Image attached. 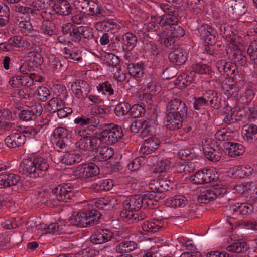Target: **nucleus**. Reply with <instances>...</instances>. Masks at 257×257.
I'll return each mask as SVG.
<instances>
[{"mask_svg":"<svg viewBox=\"0 0 257 257\" xmlns=\"http://www.w3.org/2000/svg\"><path fill=\"white\" fill-rule=\"evenodd\" d=\"M100 145V140L97 136L81 137L76 143V147L84 151H92Z\"/></svg>","mask_w":257,"mask_h":257,"instance_id":"obj_9","label":"nucleus"},{"mask_svg":"<svg viewBox=\"0 0 257 257\" xmlns=\"http://www.w3.org/2000/svg\"><path fill=\"white\" fill-rule=\"evenodd\" d=\"M185 119L169 112H166L164 118L165 126L167 128L170 130H178L181 127L182 122Z\"/></svg>","mask_w":257,"mask_h":257,"instance_id":"obj_21","label":"nucleus"},{"mask_svg":"<svg viewBox=\"0 0 257 257\" xmlns=\"http://www.w3.org/2000/svg\"><path fill=\"white\" fill-rule=\"evenodd\" d=\"M9 9L7 5L0 4V26H5L9 20Z\"/></svg>","mask_w":257,"mask_h":257,"instance_id":"obj_54","label":"nucleus"},{"mask_svg":"<svg viewBox=\"0 0 257 257\" xmlns=\"http://www.w3.org/2000/svg\"><path fill=\"white\" fill-rule=\"evenodd\" d=\"M239 114L240 116L242 115V114L241 113V111L236 112V111H231L230 112H228L226 114L224 119V121L225 122V123L228 124L240 121L241 119L239 118V116L238 115Z\"/></svg>","mask_w":257,"mask_h":257,"instance_id":"obj_63","label":"nucleus"},{"mask_svg":"<svg viewBox=\"0 0 257 257\" xmlns=\"http://www.w3.org/2000/svg\"><path fill=\"white\" fill-rule=\"evenodd\" d=\"M137 246V243L134 241H125L118 244L115 250L118 253L123 254L134 251Z\"/></svg>","mask_w":257,"mask_h":257,"instance_id":"obj_39","label":"nucleus"},{"mask_svg":"<svg viewBox=\"0 0 257 257\" xmlns=\"http://www.w3.org/2000/svg\"><path fill=\"white\" fill-rule=\"evenodd\" d=\"M246 3L243 0H235L231 5L232 14L238 19L247 12Z\"/></svg>","mask_w":257,"mask_h":257,"instance_id":"obj_33","label":"nucleus"},{"mask_svg":"<svg viewBox=\"0 0 257 257\" xmlns=\"http://www.w3.org/2000/svg\"><path fill=\"white\" fill-rule=\"evenodd\" d=\"M248 249L247 244L244 242H237L227 247V251L235 253H243Z\"/></svg>","mask_w":257,"mask_h":257,"instance_id":"obj_48","label":"nucleus"},{"mask_svg":"<svg viewBox=\"0 0 257 257\" xmlns=\"http://www.w3.org/2000/svg\"><path fill=\"white\" fill-rule=\"evenodd\" d=\"M39 14L45 21H51V20H54L55 18V11L54 6L51 7L50 5L48 4L45 7L44 9L40 11V13Z\"/></svg>","mask_w":257,"mask_h":257,"instance_id":"obj_49","label":"nucleus"},{"mask_svg":"<svg viewBox=\"0 0 257 257\" xmlns=\"http://www.w3.org/2000/svg\"><path fill=\"white\" fill-rule=\"evenodd\" d=\"M43 108L40 104L26 110H23L18 113V118L22 121H35L38 115H40Z\"/></svg>","mask_w":257,"mask_h":257,"instance_id":"obj_11","label":"nucleus"},{"mask_svg":"<svg viewBox=\"0 0 257 257\" xmlns=\"http://www.w3.org/2000/svg\"><path fill=\"white\" fill-rule=\"evenodd\" d=\"M73 188L67 184H60L52 190V193L59 201L70 202L74 197Z\"/></svg>","mask_w":257,"mask_h":257,"instance_id":"obj_7","label":"nucleus"},{"mask_svg":"<svg viewBox=\"0 0 257 257\" xmlns=\"http://www.w3.org/2000/svg\"><path fill=\"white\" fill-rule=\"evenodd\" d=\"M149 128V126L147 121L143 119L136 120L130 126V131L134 134L140 133L143 135L150 132Z\"/></svg>","mask_w":257,"mask_h":257,"instance_id":"obj_30","label":"nucleus"},{"mask_svg":"<svg viewBox=\"0 0 257 257\" xmlns=\"http://www.w3.org/2000/svg\"><path fill=\"white\" fill-rule=\"evenodd\" d=\"M175 50L170 53L168 59L170 62L177 65L184 64L187 59V54L182 48L174 49Z\"/></svg>","mask_w":257,"mask_h":257,"instance_id":"obj_19","label":"nucleus"},{"mask_svg":"<svg viewBox=\"0 0 257 257\" xmlns=\"http://www.w3.org/2000/svg\"><path fill=\"white\" fill-rule=\"evenodd\" d=\"M225 192V190L220 185H214L212 188L205 189L201 191L198 196L197 201L200 203L207 204L217 198L222 197Z\"/></svg>","mask_w":257,"mask_h":257,"instance_id":"obj_3","label":"nucleus"},{"mask_svg":"<svg viewBox=\"0 0 257 257\" xmlns=\"http://www.w3.org/2000/svg\"><path fill=\"white\" fill-rule=\"evenodd\" d=\"M229 60L236 66H245L247 65V58L240 50H236L232 54L229 55Z\"/></svg>","mask_w":257,"mask_h":257,"instance_id":"obj_29","label":"nucleus"},{"mask_svg":"<svg viewBox=\"0 0 257 257\" xmlns=\"http://www.w3.org/2000/svg\"><path fill=\"white\" fill-rule=\"evenodd\" d=\"M247 53L251 60L257 65V41L252 42L247 49Z\"/></svg>","mask_w":257,"mask_h":257,"instance_id":"obj_64","label":"nucleus"},{"mask_svg":"<svg viewBox=\"0 0 257 257\" xmlns=\"http://www.w3.org/2000/svg\"><path fill=\"white\" fill-rule=\"evenodd\" d=\"M96 159L102 161H107L114 155L113 149L108 146L99 145L97 147Z\"/></svg>","mask_w":257,"mask_h":257,"instance_id":"obj_25","label":"nucleus"},{"mask_svg":"<svg viewBox=\"0 0 257 257\" xmlns=\"http://www.w3.org/2000/svg\"><path fill=\"white\" fill-rule=\"evenodd\" d=\"M145 159L143 156L136 158L128 164V169L132 171L138 170L145 163Z\"/></svg>","mask_w":257,"mask_h":257,"instance_id":"obj_60","label":"nucleus"},{"mask_svg":"<svg viewBox=\"0 0 257 257\" xmlns=\"http://www.w3.org/2000/svg\"><path fill=\"white\" fill-rule=\"evenodd\" d=\"M76 174L79 177L89 178L94 177L99 173V167L93 163L83 164L78 167Z\"/></svg>","mask_w":257,"mask_h":257,"instance_id":"obj_12","label":"nucleus"},{"mask_svg":"<svg viewBox=\"0 0 257 257\" xmlns=\"http://www.w3.org/2000/svg\"><path fill=\"white\" fill-rule=\"evenodd\" d=\"M205 96L207 98V105H210L214 109H218L221 106L222 94L213 90H208L205 92Z\"/></svg>","mask_w":257,"mask_h":257,"instance_id":"obj_24","label":"nucleus"},{"mask_svg":"<svg viewBox=\"0 0 257 257\" xmlns=\"http://www.w3.org/2000/svg\"><path fill=\"white\" fill-rule=\"evenodd\" d=\"M73 223L75 226L80 227L90 226L89 223H88V217L87 212L78 213L74 219Z\"/></svg>","mask_w":257,"mask_h":257,"instance_id":"obj_46","label":"nucleus"},{"mask_svg":"<svg viewBox=\"0 0 257 257\" xmlns=\"http://www.w3.org/2000/svg\"><path fill=\"white\" fill-rule=\"evenodd\" d=\"M113 186V181L109 179H101L94 183L90 189L95 192L101 191H108L112 189Z\"/></svg>","mask_w":257,"mask_h":257,"instance_id":"obj_34","label":"nucleus"},{"mask_svg":"<svg viewBox=\"0 0 257 257\" xmlns=\"http://www.w3.org/2000/svg\"><path fill=\"white\" fill-rule=\"evenodd\" d=\"M88 217V223L90 226H94L98 223L101 216V213L98 210L92 209L87 212Z\"/></svg>","mask_w":257,"mask_h":257,"instance_id":"obj_56","label":"nucleus"},{"mask_svg":"<svg viewBox=\"0 0 257 257\" xmlns=\"http://www.w3.org/2000/svg\"><path fill=\"white\" fill-rule=\"evenodd\" d=\"M47 106L50 112H56L62 106V100L59 97H53L48 101Z\"/></svg>","mask_w":257,"mask_h":257,"instance_id":"obj_59","label":"nucleus"},{"mask_svg":"<svg viewBox=\"0 0 257 257\" xmlns=\"http://www.w3.org/2000/svg\"><path fill=\"white\" fill-rule=\"evenodd\" d=\"M49 65L53 71L57 72H61L66 69L64 64L58 58L53 56L49 58Z\"/></svg>","mask_w":257,"mask_h":257,"instance_id":"obj_47","label":"nucleus"},{"mask_svg":"<svg viewBox=\"0 0 257 257\" xmlns=\"http://www.w3.org/2000/svg\"><path fill=\"white\" fill-rule=\"evenodd\" d=\"M166 16H152L151 21L144 24V28L148 32H156L159 37L162 33L165 31V27L166 26Z\"/></svg>","mask_w":257,"mask_h":257,"instance_id":"obj_6","label":"nucleus"},{"mask_svg":"<svg viewBox=\"0 0 257 257\" xmlns=\"http://www.w3.org/2000/svg\"><path fill=\"white\" fill-rule=\"evenodd\" d=\"M203 151L206 158L214 162L219 161L222 154L220 145L211 139L203 143Z\"/></svg>","mask_w":257,"mask_h":257,"instance_id":"obj_2","label":"nucleus"},{"mask_svg":"<svg viewBox=\"0 0 257 257\" xmlns=\"http://www.w3.org/2000/svg\"><path fill=\"white\" fill-rule=\"evenodd\" d=\"M164 225V221L161 219H156L152 221H145L142 224V228L144 231L155 233L162 228Z\"/></svg>","mask_w":257,"mask_h":257,"instance_id":"obj_27","label":"nucleus"},{"mask_svg":"<svg viewBox=\"0 0 257 257\" xmlns=\"http://www.w3.org/2000/svg\"><path fill=\"white\" fill-rule=\"evenodd\" d=\"M68 133L67 130L64 127H58L56 128L53 132V142L57 148L62 149H67L68 145Z\"/></svg>","mask_w":257,"mask_h":257,"instance_id":"obj_10","label":"nucleus"},{"mask_svg":"<svg viewBox=\"0 0 257 257\" xmlns=\"http://www.w3.org/2000/svg\"><path fill=\"white\" fill-rule=\"evenodd\" d=\"M71 87L75 96L80 100L85 99L90 91L89 84L81 79L76 80L72 83Z\"/></svg>","mask_w":257,"mask_h":257,"instance_id":"obj_8","label":"nucleus"},{"mask_svg":"<svg viewBox=\"0 0 257 257\" xmlns=\"http://www.w3.org/2000/svg\"><path fill=\"white\" fill-rule=\"evenodd\" d=\"M164 225V221L161 219H156L152 221H145L142 224V228L144 231L155 233L162 228Z\"/></svg>","mask_w":257,"mask_h":257,"instance_id":"obj_28","label":"nucleus"},{"mask_svg":"<svg viewBox=\"0 0 257 257\" xmlns=\"http://www.w3.org/2000/svg\"><path fill=\"white\" fill-rule=\"evenodd\" d=\"M82 160L80 154L76 153L74 151L66 152L62 158V161L69 165L76 163H78Z\"/></svg>","mask_w":257,"mask_h":257,"instance_id":"obj_40","label":"nucleus"},{"mask_svg":"<svg viewBox=\"0 0 257 257\" xmlns=\"http://www.w3.org/2000/svg\"><path fill=\"white\" fill-rule=\"evenodd\" d=\"M179 20L175 15H166V22L167 25L165 27L164 30L168 31L167 33L175 38H179L184 36L185 31L183 28L178 24Z\"/></svg>","mask_w":257,"mask_h":257,"instance_id":"obj_5","label":"nucleus"},{"mask_svg":"<svg viewBox=\"0 0 257 257\" xmlns=\"http://www.w3.org/2000/svg\"><path fill=\"white\" fill-rule=\"evenodd\" d=\"M108 125H111V126L109 127L110 135L114 139L115 142H117L123 136L121 127L114 124H108Z\"/></svg>","mask_w":257,"mask_h":257,"instance_id":"obj_61","label":"nucleus"},{"mask_svg":"<svg viewBox=\"0 0 257 257\" xmlns=\"http://www.w3.org/2000/svg\"><path fill=\"white\" fill-rule=\"evenodd\" d=\"M74 122L76 124H80L81 125H90L96 126L99 124V121L98 118L92 115H82L80 117L75 119Z\"/></svg>","mask_w":257,"mask_h":257,"instance_id":"obj_44","label":"nucleus"},{"mask_svg":"<svg viewBox=\"0 0 257 257\" xmlns=\"http://www.w3.org/2000/svg\"><path fill=\"white\" fill-rule=\"evenodd\" d=\"M120 218L125 222L133 223L137 222V218H139V214L137 211L130 208H125L123 206L122 210L120 213Z\"/></svg>","mask_w":257,"mask_h":257,"instance_id":"obj_36","label":"nucleus"},{"mask_svg":"<svg viewBox=\"0 0 257 257\" xmlns=\"http://www.w3.org/2000/svg\"><path fill=\"white\" fill-rule=\"evenodd\" d=\"M216 67L221 75L234 77L237 73L236 66L232 62H226L225 60L217 61L216 63Z\"/></svg>","mask_w":257,"mask_h":257,"instance_id":"obj_13","label":"nucleus"},{"mask_svg":"<svg viewBox=\"0 0 257 257\" xmlns=\"http://www.w3.org/2000/svg\"><path fill=\"white\" fill-rule=\"evenodd\" d=\"M222 89L224 91L225 94L228 97H235L239 90L238 87L234 84H228L226 83L222 85Z\"/></svg>","mask_w":257,"mask_h":257,"instance_id":"obj_58","label":"nucleus"},{"mask_svg":"<svg viewBox=\"0 0 257 257\" xmlns=\"http://www.w3.org/2000/svg\"><path fill=\"white\" fill-rule=\"evenodd\" d=\"M158 40L161 41V43L169 49H174L177 46L176 38L171 36L169 34L166 33L165 31L162 33Z\"/></svg>","mask_w":257,"mask_h":257,"instance_id":"obj_32","label":"nucleus"},{"mask_svg":"<svg viewBox=\"0 0 257 257\" xmlns=\"http://www.w3.org/2000/svg\"><path fill=\"white\" fill-rule=\"evenodd\" d=\"M49 165L46 160L41 157L25 159L20 164L19 170L30 178L44 177L49 175Z\"/></svg>","mask_w":257,"mask_h":257,"instance_id":"obj_1","label":"nucleus"},{"mask_svg":"<svg viewBox=\"0 0 257 257\" xmlns=\"http://www.w3.org/2000/svg\"><path fill=\"white\" fill-rule=\"evenodd\" d=\"M145 108L140 104H136L130 107V115L133 118L142 117L145 113Z\"/></svg>","mask_w":257,"mask_h":257,"instance_id":"obj_55","label":"nucleus"},{"mask_svg":"<svg viewBox=\"0 0 257 257\" xmlns=\"http://www.w3.org/2000/svg\"><path fill=\"white\" fill-rule=\"evenodd\" d=\"M111 125H106L103 131L99 134H96L97 137L100 140V145L102 142L108 145H112L115 143L114 139L110 135V127Z\"/></svg>","mask_w":257,"mask_h":257,"instance_id":"obj_35","label":"nucleus"},{"mask_svg":"<svg viewBox=\"0 0 257 257\" xmlns=\"http://www.w3.org/2000/svg\"><path fill=\"white\" fill-rule=\"evenodd\" d=\"M143 195L131 196L123 201V206L126 208H130L136 211L143 207Z\"/></svg>","mask_w":257,"mask_h":257,"instance_id":"obj_23","label":"nucleus"},{"mask_svg":"<svg viewBox=\"0 0 257 257\" xmlns=\"http://www.w3.org/2000/svg\"><path fill=\"white\" fill-rule=\"evenodd\" d=\"M131 105L129 103L122 102L118 104L114 109L117 116H123L129 113Z\"/></svg>","mask_w":257,"mask_h":257,"instance_id":"obj_62","label":"nucleus"},{"mask_svg":"<svg viewBox=\"0 0 257 257\" xmlns=\"http://www.w3.org/2000/svg\"><path fill=\"white\" fill-rule=\"evenodd\" d=\"M97 90L102 94L110 96L114 94V90L110 82L105 81L100 84L97 87Z\"/></svg>","mask_w":257,"mask_h":257,"instance_id":"obj_50","label":"nucleus"},{"mask_svg":"<svg viewBox=\"0 0 257 257\" xmlns=\"http://www.w3.org/2000/svg\"><path fill=\"white\" fill-rule=\"evenodd\" d=\"M24 135L22 133H13L5 139V143L10 148H15L20 147L26 141Z\"/></svg>","mask_w":257,"mask_h":257,"instance_id":"obj_16","label":"nucleus"},{"mask_svg":"<svg viewBox=\"0 0 257 257\" xmlns=\"http://www.w3.org/2000/svg\"><path fill=\"white\" fill-rule=\"evenodd\" d=\"M113 234L108 230H100L95 232L90 237L91 241L95 244H100L110 241Z\"/></svg>","mask_w":257,"mask_h":257,"instance_id":"obj_20","label":"nucleus"},{"mask_svg":"<svg viewBox=\"0 0 257 257\" xmlns=\"http://www.w3.org/2000/svg\"><path fill=\"white\" fill-rule=\"evenodd\" d=\"M214 180L210 169L200 170L192 177V181L197 184L209 183Z\"/></svg>","mask_w":257,"mask_h":257,"instance_id":"obj_18","label":"nucleus"},{"mask_svg":"<svg viewBox=\"0 0 257 257\" xmlns=\"http://www.w3.org/2000/svg\"><path fill=\"white\" fill-rule=\"evenodd\" d=\"M9 84L12 87H19L22 86H30L28 76L16 75L12 77L9 81Z\"/></svg>","mask_w":257,"mask_h":257,"instance_id":"obj_41","label":"nucleus"},{"mask_svg":"<svg viewBox=\"0 0 257 257\" xmlns=\"http://www.w3.org/2000/svg\"><path fill=\"white\" fill-rule=\"evenodd\" d=\"M143 201L144 208L148 207L150 209H154L158 206V201L156 199V196L149 193L143 195Z\"/></svg>","mask_w":257,"mask_h":257,"instance_id":"obj_43","label":"nucleus"},{"mask_svg":"<svg viewBox=\"0 0 257 257\" xmlns=\"http://www.w3.org/2000/svg\"><path fill=\"white\" fill-rule=\"evenodd\" d=\"M225 153L232 157H235L242 154L244 152L243 146L238 143L226 142L223 144Z\"/></svg>","mask_w":257,"mask_h":257,"instance_id":"obj_17","label":"nucleus"},{"mask_svg":"<svg viewBox=\"0 0 257 257\" xmlns=\"http://www.w3.org/2000/svg\"><path fill=\"white\" fill-rule=\"evenodd\" d=\"M143 63H130L127 66L129 74L135 78H139L144 75Z\"/></svg>","mask_w":257,"mask_h":257,"instance_id":"obj_42","label":"nucleus"},{"mask_svg":"<svg viewBox=\"0 0 257 257\" xmlns=\"http://www.w3.org/2000/svg\"><path fill=\"white\" fill-rule=\"evenodd\" d=\"M170 204L174 207H184L188 203L187 199L183 195H176L171 198Z\"/></svg>","mask_w":257,"mask_h":257,"instance_id":"obj_51","label":"nucleus"},{"mask_svg":"<svg viewBox=\"0 0 257 257\" xmlns=\"http://www.w3.org/2000/svg\"><path fill=\"white\" fill-rule=\"evenodd\" d=\"M54 9L55 13L62 16H68L73 11L70 3L66 0H58L55 2Z\"/></svg>","mask_w":257,"mask_h":257,"instance_id":"obj_22","label":"nucleus"},{"mask_svg":"<svg viewBox=\"0 0 257 257\" xmlns=\"http://www.w3.org/2000/svg\"><path fill=\"white\" fill-rule=\"evenodd\" d=\"M255 96V87L253 85H248L245 88V92L239 99L240 103L244 105L249 104Z\"/></svg>","mask_w":257,"mask_h":257,"instance_id":"obj_37","label":"nucleus"},{"mask_svg":"<svg viewBox=\"0 0 257 257\" xmlns=\"http://www.w3.org/2000/svg\"><path fill=\"white\" fill-rule=\"evenodd\" d=\"M162 90L161 85L157 82L152 81L148 83L144 89L143 100L147 103L151 104L152 97L159 94Z\"/></svg>","mask_w":257,"mask_h":257,"instance_id":"obj_14","label":"nucleus"},{"mask_svg":"<svg viewBox=\"0 0 257 257\" xmlns=\"http://www.w3.org/2000/svg\"><path fill=\"white\" fill-rule=\"evenodd\" d=\"M40 30L41 32L47 37H52L57 35L56 26L50 21L43 22Z\"/></svg>","mask_w":257,"mask_h":257,"instance_id":"obj_38","label":"nucleus"},{"mask_svg":"<svg viewBox=\"0 0 257 257\" xmlns=\"http://www.w3.org/2000/svg\"><path fill=\"white\" fill-rule=\"evenodd\" d=\"M170 166L171 162L169 160L158 158L155 169L157 172H165L170 169Z\"/></svg>","mask_w":257,"mask_h":257,"instance_id":"obj_53","label":"nucleus"},{"mask_svg":"<svg viewBox=\"0 0 257 257\" xmlns=\"http://www.w3.org/2000/svg\"><path fill=\"white\" fill-rule=\"evenodd\" d=\"M62 52L64 58L69 61H79L82 59L81 52L78 50H74L65 47L63 48Z\"/></svg>","mask_w":257,"mask_h":257,"instance_id":"obj_45","label":"nucleus"},{"mask_svg":"<svg viewBox=\"0 0 257 257\" xmlns=\"http://www.w3.org/2000/svg\"><path fill=\"white\" fill-rule=\"evenodd\" d=\"M194 72L192 71L180 74L177 78V85L181 89L185 88L194 81Z\"/></svg>","mask_w":257,"mask_h":257,"instance_id":"obj_31","label":"nucleus"},{"mask_svg":"<svg viewBox=\"0 0 257 257\" xmlns=\"http://www.w3.org/2000/svg\"><path fill=\"white\" fill-rule=\"evenodd\" d=\"M115 39L120 41L122 44L125 51H131L136 46L137 38L135 35L132 33L127 32L122 35L115 36Z\"/></svg>","mask_w":257,"mask_h":257,"instance_id":"obj_15","label":"nucleus"},{"mask_svg":"<svg viewBox=\"0 0 257 257\" xmlns=\"http://www.w3.org/2000/svg\"><path fill=\"white\" fill-rule=\"evenodd\" d=\"M19 25L20 28V31L24 35L35 38L40 37L39 31L36 29H34L31 23L29 21H21L19 23Z\"/></svg>","mask_w":257,"mask_h":257,"instance_id":"obj_26","label":"nucleus"},{"mask_svg":"<svg viewBox=\"0 0 257 257\" xmlns=\"http://www.w3.org/2000/svg\"><path fill=\"white\" fill-rule=\"evenodd\" d=\"M192 72L194 74L198 73L200 74H209L211 72V68L208 65L203 63H197L192 66Z\"/></svg>","mask_w":257,"mask_h":257,"instance_id":"obj_52","label":"nucleus"},{"mask_svg":"<svg viewBox=\"0 0 257 257\" xmlns=\"http://www.w3.org/2000/svg\"><path fill=\"white\" fill-rule=\"evenodd\" d=\"M95 206L100 209L109 210L113 208V203L108 199L101 198L97 199Z\"/></svg>","mask_w":257,"mask_h":257,"instance_id":"obj_57","label":"nucleus"},{"mask_svg":"<svg viewBox=\"0 0 257 257\" xmlns=\"http://www.w3.org/2000/svg\"><path fill=\"white\" fill-rule=\"evenodd\" d=\"M188 108L185 103L178 98L170 100L166 106V112L186 119L187 116Z\"/></svg>","mask_w":257,"mask_h":257,"instance_id":"obj_4","label":"nucleus"}]
</instances>
